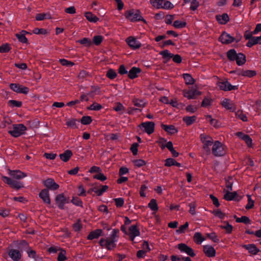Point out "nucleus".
I'll list each match as a JSON object with an SVG mask.
<instances>
[{
	"label": "nucleus",
	"instance_id": "31",
	"mask_svg": "<svg viewBox=\"0 0 261 261\" xmlns=\"http://www.w3.org/2000/svg\"><path fill=\"white\" fill-rule=\"evenodd\" d=\"M85 16L87 20L91 22H96L98 20V18L90 12H87L85 13Z\"/></svg>",
	"mask_w": 261,
	"mask_h": 261
},
{
	"label": "nucleus",
	"instance_id": "14",
	"mask_svg": "<svg viewBox=\"0 0 261 261\" xmlns=\"http://www.w3.org/2000/svg\"><path fill=\"white\" fill-rule=\"evenodd\" d=\"M177 248L180 250L181 253H185L190 256H194L195 253L194 250L187 245L184 243L178 244Z\"/></svg>",
	"mask_w": 261,
	"mask_h": 261
},
{
	"label": "nucleus",
	"instance_id": "17",
	"mask_svg": "<svg viewBox=\"0 0 261 261\" xmlns=\"http://www.w3.org/2000/svg\"><path fill=\"white\" fill-rule=\"evenodd\" d=\"M234 40V37L226 32L223 33L219 37L220 41L223 44H228L231 43L233 42Z\"/></svg>",
	"mask_w": 261,
	"mask_h": 261
},
{
	"label": "nucleus",
	"instance_id": "55",
	"mask_svg": "<svg viewBox=\"0 0 261 261\" xmlns=\"http://www.w3.org/2000/svg\"><path fill=\"white\" fill-rule=\"evenodd\" d=\"M106 75L110 79L113 80L117 76V73L114 70L110 69L107 71Z\"/></svg>",
	"mask_w": 261,
	"mask_h": 261
},
{
	"label": "nucleus",
	"instance_id": "21",
	"mask_svg": "<svg viewBox=\"0 0 261 261\" xmlns=\"http://www.w3.org/2000/svg\"><path fill=\"white\" fill-rule=\"evenodd\" d=\"M239 75L251 78L256 75V71L254 70H242L239 72Z\"/></svg>",
	"mask_w": 261,
	"mask_h": 261
},
{
	"label": "nucleus",
	"instance_id": "9",
	"mask_svg": "<svg viewBox=\"0 0 261 261\" xmlns=\"http://www.w3.org/2000/svg\"><path fill=\"white\" fill-rule=\"evenodd\" d=\"M155 124L152 121H146L142 122L139 127L141 129L146 132L147 134L150 135L153 133L154 130Z\"/></svg>",
	"mask_w": 261,
	"mask_h": 261
},
{
	"label": "nucleus",
	"instance_id": "45",
	"mask_svg": "<svg viewBox=\"0 0 261 261\" xmlns=\"http://www.w3.org/2000/svg\"><path fill=\"white\" fill-rule=\"evenodd\" d=\"M92 118L89 116H85L82 117L80 121L84 125H88L91 123Z\"/></svg>",
	"mask_w": 261,
	"mask_h": 261
},
{
	"label": "nucleus",
	"instance_id": "24",
	"mask_svg": "<svg viewBox=\"0 0 261 261\" xmlns=\"http://www.w3.org/2000/svg\"><path fill=\"white\" fill-rule=\"evenodd\" d=\"M256 44H261V36L251 38L250 41H248L246 44V46L251 47Z\"/></svg>",
	"mask_w": 261,
	"mask_h": 261
},
{
	"label": "nucleus",
	"instance_id": "60",
	"mask_svg": "<svg viewBox=\"0 0 261 261\" xmlns=\"http://www.w3.org/2000/svg\"><path fill=\"white\" fill-rule=\"evenodd\" d=\"M167 140L164 138L160 137L158 141H156V143H158L163 150L165 148L166 145L165 144L166 143Z\"/></svg>",
	"mask_w": 261,
	"mask_h": 261
},
{
	"label": "nucleus",
	"instance_id": "39",
	"mask_svg": "<svg viewBox=\"0 0 261 261\" xmlns=\"http://www.w3.org/2000/svg\"><path fill=\"white\" fill-rule=\"evenodd\" d=\"M60 252L58 254L57 260L58 261H65L67 260V258L66 256V251L62 248H60Z\"/></svg>",
	"mask_w": 261,
	"mask_h": 261
},
{
	"label": "nucleus",
	"instance_id": "10",
	"mask_svg": "<svg viewBox=\"0 0 261 261\" xmlns=\"http://www.w3.org/2000/svg\"><path fill=\"white\" fill-rule=\"evenodd\" d=\"M43 184L46 187V189H48V191H56L59 188V185L51 178L43 180Z\"/></svg>",
	"mask_w": 261,
	"mask_h": 261
},
{
	"label": "nucleus",
	"instance_id": "42",
	"mask_svg": "<svg viewBox=\"0 0 261 261\" xmlns=\"http://www.w3.org/2000/svg\"><path fill=\"white\" fill-rule=\"evenodd\" d=\"M148 207L153 211L156 212L159 210L156 201L154 199H152L148 204Z\"/></svg>",
	"mask_w": 261,
	"mask_h": 261
},
{
	"label": "nucleus",
	"instance_id": "62",
	"mask_svg": "<svg viewBox=\"0 0 261 261\" xmlns=\"http://www.w3.org/2000/svg\"><path fill=\"white\" fill-rule=\"evenodd\" d=\"M139 146V144L137 143H133L130 147V150L132 152L134 155H137L138 153V147Z\"/></svg>",
	"mask_w": 261,
	"mask_h": 261
},
{
	"label": "nucleus",
	"instance_id": "36",
	"mask_svg": "<svg viewBox=\"0 0 261 261\" xmlns=\"http://www.w3.org/2000/svg\"><path fill=\"white\" fill-rule=\"evenodd\" d=\"M79 121L76 119H72L67 121L66 124L69 126L75 128H78Z\"/></svg>",
	"mask_w": 261,
	"mask_h": 261
},
{
	"label": "nucleus",
	"instance_id": "52",
	"mask_svg": "<svg viewBox=\"0 0 261 261\" xmlns=\"http://www.w3.org/2000/svg\"><path fill=\"white\" fill-rule=\"evenodd\" d=\"M212 102V100L211 98L208 97H205L202 100L201 106L202 107L207 108L211 105Z\"/></svg>",
	"mask_w": 261,
	"mask_h": 261
},
{
	"label": "nucleus",
	"instance_id": "7",
	"mask_svg": "<svg viewBox=\"0 0 261 261\" xmlns=\"http://www.w3.org/2000/svg\"><path fill=\"white\" fill-rule=\"evenodd\" d=\"M56 203L60 210L65 209V204L69 203V198L66 197L64 193L58 194L55 198Z\"/></svg>",
	"mask_w": 261,
	"mask_h": 261
},
{
	"label": "nucleus",
	"instance_id": "63",
	"mask_svg": "<svg viewBox=\"0 0 261 261\" xmlns=\"http://www.w3.org/2000/svg\"><path fill=\"white\" fill-rule=\"evenodd\" d=\"M165 162V166L171 167V166H174L175 160L172 158H168Z\"/></svg>",
	"mask_w": 261,
	"mask_h": 261
},
{
	"label": "nucleus",
	"instance_id": "44",
	"mask_svg": "<svg viewBox=\"0 0 261 261\" xmlns=\"http://www.w3.org/2000/svg\"><path fill=\"white\" fill-rule=\"evenodd\" d=\"M16 37L18 40V41L22 43L28 44L29 41L28 39L26 38L25 36V34H16Z\"/></svg>",
	"mask_w": 261,
	"mask_h": 261
},
{
	"label": "nucleus",
	"instance_id": "40",
	"mask_svg": "<svg viewBox=\"0 0 261 261\" xmlns=\"http://www.w3.org/2000/svg\"><path fill=\"white\" fill-rule=\"evenodd\" d=\"M76 42L87 47H90L92 44L91 40L88 38H83L81 40H77Z\"/></svg>",
	"mask_w": 261,
	"mask_h": 261
},
{
	"label": "nucleus",
	"instance_id": "53",
	"mask_svg": "<svg viewBox=\"0 0 261 261\" xmlns=\"http://www.w3.org/2000/svg\"><path fill=\"white\" fill-rule=\"evenodd\" d=\"M173 25L175 28L181 29L186 27V23L185 22L180 21L179 20H175L174 22Z\"/></svg>",
	"mask_w": 261,
	"mask_h": 261
},
{
	"label": "nucleus",
	"instance_id": "8",
	"mask_svg": "<svg viewBox=\"0 0 261 261\" xmlns=\"http://www.w3.org/2000/svg\"><path fill=\"white\" fill-rule=\"evenodd\" d=\"M9 87L11 90L17 93L27 94L29 92V89L28 87L20 85L19 84L11 83Z\"/></svg>",
	"mask_w": 261,
	"mask_h": 261
},
{
	"label": "nucleus",
	"instance_id": "2",
	"mask_svg": "<svg viewBox=\"0 0 261 261\" xmlns=\"http://www.w3.org/2000/svg\"><path fill=\"white\" fill-rule=\"evenodd\" d=\"M125 18L131 22L143 21L146 23V20L141 15L139 10L133 9L127 10L124 14Z\"/></svg>",
	"mask_w": 261,
	"mask_h": 261
},
{
	"label": "nucleus",
	"instance_id": "29",
	"mask_svg": "<svg viewBox=\"0 0 261 261\" xmlns=\"http://www.w3.org/2000/svg\"><path fill=\"white\" fill-rule=\"evenodd\" d=\"M243 247L248 250L249 253L254 255L256 254L259 251V250L254 244L245 245L243 246Z\"/></svg>",
	"mask_w": 261,
	"mask_h": 261
},
{
	"label": "nucleus",
	"instance_id": "12",
	"mask_svg": "<svg viewBox=\"0 0 261 261\" xmlns=\"http://www.w3.org/2000/svg\"><path fill=\"white\" fill-rule=\"evenodd\" d=\"M217 86L220 89L223 91H230L238 88V86H232L228 81H219Z\"/></svg>",
	"mask_w": 261,
	"mask_h": 261
},
{
	"label": "nucleus",
	"instance_id": "26",
	"mask_svg": "<svg viewBox=\"0 0 261 261\" xmlns=\"http://www.w3.org/2000/svg\"><path fill=\"white\" fill-rule=\"evenodd\" d=\"M159 54L162 56L163 58L165 60L164 63H167L173 57V54L167 49L160 51Z\"/></svg>",
	"mask_w": 261,
	"mask_h": 261
},
{
	"label": "nucleus",
	"instance_id": "64",
	"mask_svg": "<svg viewBox=\"0 0 261 261\" xmlns=\"http://www.w3.org/2000/svg\"><path fill=\"white\" fill-rule=\"evenodd\" d=\"M93 178L99 180L100 181H105L107 178V177L103 173H101L100 172L98 173L97 174L94 175Z\"/></svg>",
	"mask_w": 261,
	"mask_h": 261
},
{
	"label": "nucleus",
	"instance_id": "4",
	"mask_svg": "<svg viewBox=\"0 0 261 261\" xmlns=\"http://www.w3.org/2000/svg\"><path fill=\"white\" fill-rule=\"evenodd\" d=\"M150 4L156 9H171L174 5L167 0H150Z\"/></svg>",
	"mask_w": 261,
	"mask_h": 261
},
{
	"label": "nucleus",
	"instance_id": "28",
	"mask_svg": "<svg viewBox=\"0 0 261 261\" xmlns=\"http://www.w3.org/2000/svg\"><path fill=\"white\" fill-rule=\"evenodd\" d=\"M216 19L219 23L224 24L229 21V16L227 14L224 13L222 15H217Z\"/></svg>",
	"mask_w": 261,
	"mask_h": 261
},
{
	"label": "nucleus",
	"instance_id": "33",
	"mask_svg": "<svg viewBox=\"0 0 261 261\" xmlns=\"http://www.w3.org/2000/svg\"><path fill=\"white\" fill-rule=\"evenodd\" d=\"M51 18V15L49 13H38L37 14L35 17V19L37 21L43 20L45 19H50Z\"/></svg>",
	"mask_w": 261,
	"mask_h": 261
},
{
	"label": "nucleus",
	"instance_id": "59",
	"mask_svg": "<svg viewBox=\"0 0 261 261\" xmlns=\"http://www.w3.org/2000/svg\"><path fill=\"white\" fill-rule=\"evenodd\" d=\"M115 204L117 207H120L124 204V200L122 198H117L114 199Z\"/></svg>",
	"mask_w": 261,
	"mask_h": 261
},
{
	"label": "nucleus",
	"instance_id": "6",
	"mask_svg": "<svg viewBox=\"0 0 261 261\" xmlns=\"http://www.w3.org/2000/svg\"><path fill=\"white\" fill-rule=\"evenodd\" d=\"M2 180L12 188L18 190L24 187L22 182L18 181L6 176H2Z\"/></svg>",
	"mask_w": 261,
	"mask_h": 261
},
{
	"label": "nucleus",
	"instance_id": "43",
	"mask_svg": "<svg viewBox=\"0 0 261 261\" xmlns=\"http://www.w3.org/2000/svg\"><path fill=\"white\" fill-rule=\"evenodd\" d=\"M8 105L11 108L17 107L20 108L22 106V103L21 101H17L15 100H9L8 102Z\"/></svg>",
	"mask_w": 261,
	"mask_h": 261
},
{
	"label": "nucleus",
	"instance_id": "38",
	"mask_svg": "<svg viewBox=\"0 0 261 261\" xmlns=\"http://www.w3.org/2000/svg\"><path fill=\"white\" fill-rule=\"evenodd\" d=\"M196 120V116H185L183 118V121L187 125H190Z\"/></svg>",
	"mask_w": 261,
	"mask_h": 261
},
{
	"label": "nucleus",
	"instance_id": "37",
	"mask_svg": "<svg viewBox=\"0 0 261 261\" xmlns=\"http://www.w3.org/2000/svg\"><path fill=\"white\" fill-rule=\"evenodd\" d=\"M237 53L236 52V51L233 49H230L229 50L227 53V57L228 58V59L230 60V61H235V60L236 59V57L237 56Z\"/></svg>",
	"mask_w": 261,
	"mask_h": 261
},
{
	"label": "nucleus",
	"instance_id": "5",
	"mask_svg": "<svg viewBox=\"0 0 261 261\" xmlns=\"http://www.w3.org/2000/svg\"><path fill=\"white\" fill-rule=\"evenodd\" d=\"M26 130L27 127L23 124H13L12 130H9V133L12 136L17 138L24 134Z\"/></svg>",
	"mask_w": 261,
	"mask_h": 261
},
{
	"label": "nucleus",
	"instance_id": "32",
	"mask_svg": "<svg viewBox=\"0 0 261 261\" xmlns=\"http://www.w3.org/2000/svg\"><path fill=\"white\" fill-rule=\"evenodd\" d=\"M116 241H113L109 239H106V243L105 244V248L108 250H111L116 246Z\"/></svg>",
	"mask_w": 261,
	"mask_h": 261
},
{
	"label": "nucleus",
	"instance_id": "34",
	"mask_svg": "<svg viewBox=\"0 0 261 261\" xmlns=\"http://www.w3.org/2000/svg\"><path fill=\"white\" fill-rule=\"evenodd\" d=\"M129 235H133L134 236H139L140 232L139 229L137 228V225H132L129 228Z\"/></svg>",
	"mask_w": 261,
	"mask_h": 261
},
{
	"label": "nucleus",
	"instance_id": "48",
	"mask_svg": "<svg viewBox=\"0 0 261 261\" xmlns=\"http://www.w3.org/2000/svg\"><path fill=\"white\" fill-rule=\"evenodd\" d=\"M71 202L76 206L83 207V201L79 197H73L71 200Z\"/></svg>",
	"mask_w": 261,
	"mask_h": 261
},
{
	"label": "nucleus",
	"instance_id": "25",
	"mask_svg": "<svg viewBox=\"0 0 261 261\" xmlns=\"http://www.w3.org/2000/svg\"><path fill=\"white\" fill-rule=\"evenodd\" d=\"M72 155V152L70 150H66L59 155L60 159L64 162H67Z\"/></svg>",
	"mask_w": 261,
	"mask_h": 261
},
{
	"label": "nucleus",
	"instance_id": "23",
	"mask_svg": "<svg viewBox=\"0 0 261 261\" xmlns=\"http://www.w3.org/2000/svg\"><path fill=\"white\" fill-rule=\"evenodd\" d=\"M102 230L100 229H97L92 231L87 236V239L92 240L95 239H97L102 235Z\"/></svg>",
	"mask_w": 261,
	"mask_h": 261
},
{
	"label": "nucleus",
	"instance_id": "18",
	"mask_svg": "<svg viewBox=\"0 0 261 261\" xmlns=\"http://www.w3.org/2000/svg\"><path fill=\"white\" fill-rule=\"evenodd\" d=\"M203 251L205 255L208 257H213L216 255V250L211 245L203 246Z\"/></svg>",
	"mask_w": 261,
	"mask_h": 261
},
{
	"label": "nucleus",
	"instance_id": "57",
	"mask_svg": "<svg viewBox=\"0 0 261 261\" xmlns=\"http://www.w3.org/2000/svg\"><path fill=\"white\" fill-rule=\"evenodd\" d=\"M26 252L28 253V256L30 258H33L34 259L38 256L36 254V252L35 250H32L31 247L26 250Z\"/></svg>",
	"mask_w": 261,
	"mask_h": 261
},
{
	"label": "nucleus",
	"instance_id": "46",
	"mask_svg": "<svg viewBox=\"0 0 261 261\" xmlns=\"http://www.w3.org/2000/svg\"><path fill=\"white\" fill-rule=\"evenodd\" d=\"M236 116L237 118L240 119L243 121L246 122L248 121L246 115L243 113L242 111H238L236 112Z\"/></svg>",
	"mask_w": 261,
	"mask_h": 261
},
{
	"label": "nucleus",
	"instance_id": "22",
	"mask_svg": "<svg viewBox=\"0 0 261 261\" xmlns=\"http://www.w3.org/2000/svg\"><path fill=\"white\" fill-rule=\"evenodd\" d=\"M140 68L137 67H133L128 72V76L130 79H134L138 77V74L141 73Z\"/></svg>",
	"mask_w": 261,
	"mask_h": 261
},
{
	"label": "nucleus",
	"instance_id": "16",
	"mask_svg": "<svg viewBox=\"0 0 261 261\" xmlns=\"http://www.w3.org/2000/svg\"><path fill=\"white\" fill-rule=\"evenodd\" d=\"M8 254L13 261H19L22 257L21 252L17 249H11Z\"/></svg>",
	"mask_w": 261,
	"mask_h": 261
},
{
	"label": "nucleus",
	"instance_id": "13",
	"mask_svg": "<svg viewBox=\"0 0 261 261\" xmlns=\"http://www.w3.org/2000/svg\"><path fill=\"white\" fill-rule=\"evenodd\" d=\"M200 137L204 149H208L209 146L212 144L213 145V140L210 136L206 134H201Z\"/></svg>",
	"mask_w": 261,
	"mask_h": 261
},
{
	"label": "nucleus",
	"instance_id": "1",
	"mask_svg": "<svg viewBox=\"0 0 261 261\" xmlns=\"http://www.w3.org/2000/svg\"><path fill=\"white\" fill-rule=\"evenodd\" d=\"M183 78L186 85H189L187 89L183 90L184 96L189 99L196 98V85L193 84L195 82V79L189 73H184Z\"/></svg>",
	"mask_w": 261,
	"mask_h": 261
},
{
	"label": "nucleus",
	"instance_id": "30",
	"mask_svg": "<svg viewBox=\"0 0 261 261\" xmlns=\"http://www.w3.org/2000/svg\"><path fill=\"white\" fill-rule=\"evenodd\" d=\"M235 61H236L238 65H243L245 63L246 61V57L244 54L242 53H239L237 54Z\"/></svg>",
	"mask_w": 261,
	"mask_h": 261
},
{
	"label": "nucleus",
	"instance_id": "56",
	"mask_svg": "<svg viewBox=\"0 0 261 261\" xmlns=\"http://www.w3.org/2000/svg\"><path fill=\"white\" fill-rule=\"evenodd\" d=\"M33 33L37 35H45L47 34V32L46 30L44 29L36 28L33 30Z\"/></svg>",
	"mask_w": 261,
	"mask_h": 261
},
{
	"label": "nucleus",
	"instance_id": "51",
	"mask_svg": "<svg viewBox=\"0 0 261 261\" xmlns=\"http://www.w3.org/2000/svg\"><path fill=\"white\" fill-rule=\"evenodd\" d=\"M59 62L63 66L67 67H71L74 65V63L71 61L67 60L65 59H61L59 60Z\"/></svg>",
	"mask_w": 261,
	"mask_h": 261
},
{
	"label": "nucleus",
	"instance_id": "11",
	"mask_svg": "<svg viewBox=\"0 0 261 261\" xmlns=\"http://www.w3.org/2000/svg\"><path fill=\"white\" fill-rule=\"evenodd\" d=\"M125 41L127 45L132 49L135 50L141 46V43L136 38L133 36L127 37Z\"/></svg>",
	"mask_w": 261,
	"mask_h": 261
},
{
	"label": "nucleus",
	"instance_id": "47",
	"mask_svg": "<svg viewBox=\"0 0 261 261\" xmlns=\"http://www.w3.org/2000/svg\"><path fill=\"white\" fill-rule=\"evenodd\" d=\"M102 108V106L98 103L94 102L93 104L90 105L88 109L89 110L93 111H99Z\"/></svg>",
	"mask_w": 261,
	"mask_h": 261
},
{
	"label": "nucleus",
	"instance_id": "20",
	"mask_svg": "<svg viewBox=\"0 0 261 261\" xmlns=\"http://www.w3.org/2000/svg\"><path fill=\"white\" fill-rule=\"evenodd\" d=\"M9 175L14 178L20 179L27 176V174L20 170H10Z\"/></svg>",
	"mask_w": 261,
	"mask_h": 261
},
{
	"label": "nucleus",
	"instance_id": "58",
	"mask_svg": "<svg viewBox=\"0 0 261 261\" xmlns=\"http://www.w3.org/2000/svg\"><path fill=\"white\" fill-rule=\"evenodd\" d=\"M221 228L224 229L227 233H230L232 230V226L228 223H225L221 226Z\"/></svg>",
	"mask_w": 261,
	"mask_h": 261
},
{
	"label": "nucleus",
	"instance_id": "15",
	"mask_svg": "<svg viewBox=\"0 0 261 261\" xmlns=\"http://www.w3.org/2000/svg\"><path fill=\"white\" fill-rule=\"evenodd\" d=\"M223 107L231 112H234L236 110V106L234 103L228 98H223L221 101Z\"/></svg>",
	"mask_w": 261,
	"mask_h": 261
},
{
	"label": "nucleus",
	"instance_id": "49",
	"mask_svg": "<svg viewBox=\"0 0 261 261\" xmlns=\"http://www.w3.org/2000/svg\"><path fill=\"white\" fill-rule=\"evenodd\" d=\"M103 40V37L101 35L94 36L93 38V43L96 45H99Z\"/></svg>",
	"mask_w": 261,
	"mask_h": 261
},
{
	"label": "nucleus",
	"instance_id": "35",
	"mask_svg": "<svg viewBox=\"0 0 261 261\" xmlns=\"http://www.w3.org/2000/svg\"><path fill=\"white\" fill-rule=\"evenodd\" d=\"M133 103L135 106L138 108H144L146 106V102L143 99L134 98L133 100Z\"/></svg>",
	"mask_w": 261,
	"mask_h": 261
},
{
	"label": "nucleus",
	"instance_id": "19",
	"mask_svg": "<svg viewBox=\"0 0 261 261\" xmlns=\"http://www.w3.org/2000/svg\"><path fill=\"white\" fill-rule=\"evenodd\" d=\"M39 196L44 203L50 204V199L48 189H44L42 190L39 194Z\"/></svg>",
	"mask_w": 261,
	"mask_h": 261
},
{
	"label": "nucleus",
	"instance_id": "54",
	"mask_svg": "<svg viewBox=\"0 0 261 261\" xmlns=\"http://www.w3.org/2000/svg\"><path fill=\"white\" fill-rule=\"evenodd\" d=\"M11 49V47L9 44H3L0 46V53H5L9 52Z\"/></svg>",
	"mask_w": 261,
	"mask_h": 261
},
{
	"label": "nucleus",
	"instance_id": "41",
	"mask_svg": "<svg viewBox=\"0 0 261 261\" xmlns=\"http://www.w3.org/2000/svg\"><path fill=\"white\" fill-rule=\"evenodd\" d=\"M237 194L236 192H230L228 191L224 195V198L227 201L232 200L234 199Z\"/></svg>",
	"mask_w": 261,
	"mask_h": 261
},
{
	"label": "nucleus",
	"instance_id": "27",
	"mask_svg": "<svg viewBox=\"0 0 261 261\" xmlns=\"http://www.w3.org/2000/svg\"><path fill=\"white\" fill-rule=\"evenodd\" d=\"M161 127L164 129L167 133L170 134H174L177 132V130L174 125H166L162 124Z\"/></svg>",
	"mask_w": 261,
	"mask_h": 261
},
{
	"label": "nucleus",
	"instance_id": "50",
	"mask_svg": "<svg viewBox=\"0 0 261 261\" xmlns=\"http://www.w3.org/2000/svg\"><path fill=\"white\" fill-rule=\"evenodd\" d=\"M119 230L118 229H113L111 232L110 237L108 239L117 242L118 238L117 234L119 233Z\"/></svg>",
	"mask_w": 261,
	"mask_h": 261
},
{
	"label": "nucleus",
	"instance_id": "61",
	"mask_svg": "<svg viewBox=\"0 0 261 261\" xmlns=\"http://www.w3.org/2000/svg\"><path fill=\"white\" fill-rule=\"evenodd\" d=\"M134 163L135 166L138 167H141L146 164L145 161L141 159L135 160Z\"/></svg>",
	"mask_w": 261,
	"mask_h": 261
},
{
	"label": "nucleus",
	"instance_id": "3",
	"mask_svg": "<svg viewBox=\"0 0 261 261\" xmlns=\"http://www.w3.org/2000/svg\"><path fill=\"white\" fill-rule=\"evenodd\" d=\"M212 151L215 156H221L226 154L227 147L220 141H216L213 143Z\"/></svg>",
	"mask_w": 261,
	"mask_h": 261
}]
</instances>
